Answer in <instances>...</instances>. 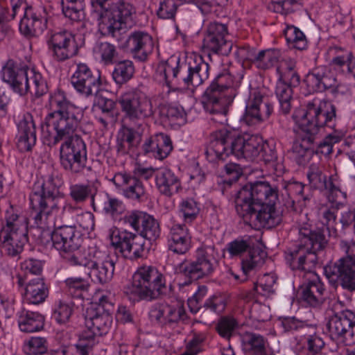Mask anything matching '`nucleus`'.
I'll return each instance as SVG.
<instances>
[{"instance_id": "obj_58", "label": "nucleus", "mask_w": 355, "mask_h": 355, "mask_svg": "<svg viewBox=\"0 0 355 355\" xmlns=\"http://www.w3.org/2000/svg\"><path fill=\"white\" fill-rule=\"evenodd\" d=\"M73 313V304L59 301L55 304L52 317L59 324H66Z\"/></svg>"}, {"instance_id": "obj_33", "label": "nucleus", "mask_w": 355, "mask_h": 355, "mask_svg": "<svg viewBox=\"0 0 355 355\" xmlns=\"http://www.w3.org/2000/svg\"><path fill=\"white\" fill-rule=\"evenodd\" d=\"M112 182L123 191V194L131 200H140L145 196V188L140 180L125 173H117Z\"/></svg>"}, {"instance_id": "obj_4", "label": "nucleus", "mask_w": 355, "mask_h": 355, "mask_svg": "<svg viewBox=\"0 0 355 355\" xmlns=\"http://www.w3.org/2000/svg\"><path fill=\"white\" fill-rule=\"evenodd\" d=\"M260 141L257 135H240L234 130L223 128L211 134L206 158L209 162L225 161L230 156L254 161Z\"/></svg>"}, {"instance_id": "obj_3", "label": "nucleus", "mask_w": 355, "mask_h": 355, "mask_svg": "<svg viewBox=\"0 0 355 355\" xmlns=\"http://www.w3.org/2000/svg\"><path fill=\"white\" fill-rule=\"evenodd\" d=\"M335 207L320 209L321 221L326 226L329 235L336 236V216ZM298 239L285 251V259L292 270L311 272L318 261V252L323 250L328 244L325 230H311L304 226L299 229Z\"/></svg>"}, {"instance_id": "obj_1", "label": "nucleus", "mask_w": 355, "mask_h": 355, "mask_svg": "<svg viewBox=\"0 0 355 355\" xmlns=\"http://www.w3.org/2000/svg\"><path fill=\"white\" fill-rule=\"evenodd\" d=\"M49 103L53 111L48 114L41 126L44 142L52 147L64 140L60 148V161L65 171L72 174L91 172L86 144L75 134L83 119V110L71 103L59 89L51 94Z\"/></svg>"}, {"instance_id": "obj_61", "label": "nucleus", "mask_w": 355, "mask_h": 355, "mask_svg": "<svg viewBox=\"0 0 355 355\" xmlns=\"http://www.w3.org/2000/svg\"><path fill=\"white\" fill-rule=\"evenodd\" d=\"M307 178L309 184L314 189H322L325 186L327 176L323 173L322 170L316 164H311L307 172Z\"/></svg>"}, {"instance_id": "obj_22", "label": "nucleus", "mask_w": 355, "mask_h": 355, "mask_svg": "<svg viewBox=\"0 0 355 355\" xmlns=\"http://www.w3.org/2000/svg\"><path fill=\"white\" fill-rule=\"evenodd\" d=\"M112 324L111 314L103 313V309L95 311L93 308H87L85 314L86 330L82 334L81 340L87 344H95V338L107 334Z\"/></svg>"}, {"instance_id": "obj_48", "label": "nucleus", "mask_w": 355, "mask_h": 355, "mask_svg": "<svg viewBox=\"0 0 355 355\" xmlns=\"http://www.w3.org/2000/svg\"><path fill=\"white\" fill-rule=\"evenodd\" d=\"M325 189L329 192V200L337 205L343 204L347 198L345 192L343 191L340 181L337 174L332 175L325 180Z\"/></svg>"}, {"instance_id": "obj_10", "label": "nucleus", "mask_w": 355, "mask_h": 355, "mask_svg": "<svg viewBox=\"0 0 355 355\" xmlns=\"http://www.w3.org/2000/svg\"><path fill=\"white\" fill-rule=\"evenodd\" d=\"M233 83V76L226 70L214 78L202 97V104L207 112L223 118L227 115L228 107L237 94Z\"/></svg>"}, {"instance_id": "obj_46", "label": "nucleus", "mask_w": 355, "mask_h": 355, "mask_svg": "<svg viewBox=\"0 0 355 355\" xmlns=\"http://www.w3.org/2000/svg\"><path fill=\"white\" fill-rule=\"evenodd\" d=\"M21 270L24 275L19 273L17 275V284L19 287H24L28 275H40L42 272L43 264L40 260L29 258L21 263Z\"/></svg>"}, {"instance_id": "obj_35", "label": "nucleus", "mask_w": 355, "mask_h": 355, "mask_svg": "<svg viewBox=\"0 0 355 355\" xmlns=\"http://www.w3.org/2000/svg\"><path fill=\"white\" fill-rule=\"evenodd\" d=\"M142 150L145 155L151 154L156 159L162 160L172 151L173 144L168 135L159 132L145 141Z\"/></svg>"}, {"instance_id": "obj_34", "label": "nucleus", "mask_w": 355, "mask_h": 355, "mask_svg": "<svg viewBox=\"0 0 355 355\" xmlns=\"http://www.w3.org/2000/svg\"><path fill=\"white\" fill-rule=\"evenodd\" d=\"M328 55L330 57L331 66L355 79V57L352 51L334 46L329 48Z\"/></svg>"}, {"instance_id": "obj_31", "label": "nucleus", "mask_w": 355, "mask_h": 355, "mask_svg": "<svg viewBox=\"0 0 355 355\" xmlns=\"http://www.w3.org/2000/svg\"><path fill=\"white\" fill-rule=\"evenodd\" d=\"M187 72L184 73L183 87L184 93L190 86L193 87L201 85L209 76V65L201 56H196L191 62H185Z\"/></svg>"}, {"instance_id": "obj_30", "label": "nucleus", "mask_w": 355, "mask_h": 355, "mask_svg": "<svg viewBox=\"0 0 355 355\" xmlns=\"http://www.w3.org/2000/svg\"><path fill=\"white\" fill-rule=\"evenodd\" d=\"M126 46L132 57L140 62H146L155 47L153 37L144 31L131 33L126 40Z\"/></svg>"}, {"instance_id": "obj_23", "label": "nucleus", "mask_w": 355, "mask_h": 355, "mask_svg": "<svg viewBox=\"0 0 355 355\" xmlns=\"http://www.w3.org/2000/svg\"><path fill=\"white\" fill-rule=\"evenodd\" d=\"M272 111L273 106L268 97L254 90L250 93L243 119L248 125L259 124L267 120Z\"/></svg>"}, {"instance_id": "obj_45", "label": "nucleus", "mask_w": 355, "mask_h": 355, "mask_svg": "<svg viewBox=\"0 0 355 355\" xmlns=\"http://www.w3.org/2000/svg\"><path fill=\"white\" fill-rule=\"evenodd\" d=\"M135 73L133 62L129 60H125L116 63L112 78L117 85H123L128 82Z\"/></svg>"}, {"instance_id": "obj_14", "label": "nucleus", "mask_w": 355, "mask_h": 355, "mask_svg": "<svg viewBox=\"0 0 355 355\" xmlns=\"http://www.w3.org/2000/svg\"><path fill=\"white\" fill-rule=\"evenodd\" d=\"M46 234L51 238L53 246L71 266H76L73 263V257L83 254L87 250V248H81L83 239L74 225L60 226L52 233Z\"/></svg>"}, {"instance_id": "obj_62", "label": "nucleus", "mask_w": 355, "mask_h": 355, "mask_svg": "<svg viewBox=\"0 0 355 355\" xmlns=\"http://www.w3.org/2000/svg\"><path fill=\"white\" fill-rule=\"evenodd\" d=\"M237 325V322L234 318L232 317H223L218 320L216 329L221 337L230 339L232 336Z\"/></svg>"}, {"instance_id": "obj_40", "label": "nucleus", "mask_w": 355, "mask_h": 355, "mask_svg": "<svg viewBox=\"0 0 355 355\" xmlns=\"http://www.w3.org/2000/svg\"><path fill=\"white\" fill-rule=\"evenodd\" d=\"M92 207L94 211H103L112 218L121 215L125 210L122 201L107 193L98 194L96 198L93 197Z\"/></svg>"}, {"instance_id": "obj_16", "label": "nucleus", "mask_w": 355, "mask_h": 355, "mask_svg": "<svg viewBox=\"0 0 355 355\" xmlns=\"http://www.w3.org/2000/svg\"><path fill=\"white\" fill-rule=\"evenodd\" d=\"M327 328L331 340L345 345L355 344V315L349 310L334 314Z\"/></svg>"}, {"instance_id": "obj_63", "label": "nucleus", "mask_w": 355, "mask_h": 355, "mask_svg": "<svg viewBox=\"0 0 355 355\" xmlns=\"http://www.w3.org/2000/svg\"><path fill=\"white\" fill-rule=\"evenodd\" d=\"M168 248L177 254L186 253L191 244V237L168 238Z\"/></svg>"}, {"instance_id": "obj_38", "label": "nucleus", "mask_w": 355, "mask_h": 355, "mask_svg": "<svg viewBox=\"0 0 355 355\" xmlns=\"http://www.w3.org/2000/svg\"><path fill=\"white\" fill-rule=\"evenodd\" d=\"M282 186L283 189L282 195L287 196L284 202L287 208L296 211L297 209L295 204L301 207H305L306 201L310 200L308 195H304V185L302 182L291 180L282 182Z\"/></svg>"}, {"instance_id": "obj_7", "label": "nucleus", "mask_w": 355, "mask_h": 355, "mask_svg": "<svg viewBox=\"0 0 355 355\" xmlns=\"http://www.w3.org/2000/svg\"><path fill=\"white\" fill-rule=\"evenodd\" d=\"M97 15L98 31L104 36L116 37L123 26L131 21L135 9L124 0H90Z\"/></svg>"}, {"instance_id": "obj_52", "label": "nucleus", "mask_w": 355, "mask_h": 355, "mask_svg": "<svg viewBox=\"0 0 355 355\" xmlns=\"http://www.w3.org/2000/svg\"><path fill=\"white\" fill-rule=\"evenodd\" d=\"M67 293L75 298H83V294L89 287L88 281L80 277H71L65 279Z\"/></svg>"}, {"instance_id": "obj_21", "label": "nucleus", "mask_w": 355, "mask_h": 355, "mask_svg": "<svg viewBox=\"0 0 355 355\" xmlns=\"http://www.w3.org/2000/svg\"><path fill=\"white\" fill-rule=\"evenodd\" d=\"M24 15L19 26L20 33L26 37H37L47 28L48 14L42 6H25Z\"/></svg>"}, {"instance_id": "obj_20", "label": "nucleus", "mask_w": 355, "mask_h": 355, "mask_svg": "<svg viewBox=\"0 0 355 355\" xmlns=\"http://www.w3.org/2000/svg\"><path fill=\"white\" fill-rule=\"evenodd\" d=\"M186 72L185 63L180 64L179 58L172 56L158 64L155 76L159 81L166 83L171 92L184 93L183 82Z\"/></svg>"}, {"instance_id": "obj_12", "label": "nucleus", "mask_w": 355, "mask_h": 355, "mask_svg": "<svg viewBox=\"0 0 355 355\" xmlns=\"http://www.w3.org/2000/svg\"><path fill=\"white\" fill-rule=\"evenodd\" d=\"M218 254L214 245H205L197 249L196 259L186 261L176 268L178 274L183 276L185 280L180 282L183 287L193 282L211 275L218 266Z\"/></svg>"}, {"instance_id": "obj_25", "label": "nucleus", "mask_w": 355, "mask_h": 355, "mask_svg": "<svg viewBox=\"0 0 355 355\" xmlns=\"http://www.w3.org/2000/svg\"><path fill=\"white\" fill-rule=\"evenodd\" d=\"M47 44L55 60L62 62L78 53V47L74 35L68 31L51 32Z\"/></svg>"}, {"instance_id": "obj_18", "label": "nucleus", "mask_w": 355, "mask_h": 355, "mask_svg": "<svg viewBox=\"0 0 355 355\" xmlns=\"http://www.w3.org/2000/svg\"><path fill=\"white\" fill-rule=\"evenodd\" d=\"M227 250L231 257H242L245 253H248L241 260V269L246 277L250 275L252 271L259 268L264 263L263 254L252 248L251 240L249 238L246 239H236L227 244Z\"/></svg>"}, {"instance_id": "obj_11", "label": "nucleus", "mask_w": 355, "mask_h": 355, "mask_svg": "<svg viewBox=\"0 0 355 355\" xmlns=\"http://www.w3.org/2000/svg\"><path fill=\"white\" fill-rule=\"evenodd\" d=\"M4 220L0 230V252L2 255L17 257L28 242V221L12 207L6 211Z\"/></svg>"}, {"instance_id": "obj_15", "label": "nucleus", "mask_w": 355, "mask_h": 355, "mask_svg": "<svg viewBox=\"0 0 355 355\" xmlns=\"http://www.w3.org/2000/svg\"><path fill=\"white\" fill-rule=\"evenodd\" d=\"M31 208L35 211L34 217L38 225H46L55 223L60 212H74L78 209L71 204L63 203L60 196H50L37 193H31L30 196Z\"/></svg>"}, {"instance_id": "obj_60", "label": "nucleus", "mask_w": 355, "mask_h": 355, "mask_svg": "<svg viewBox=\"0 0 355 355\" xmlns=\"http://www.w3.org/2000/svg\"><path fill=\"white\" fill-rule=\"evenodd\" d=\"M47 349V341L42 337H32L24 345V352L28 355L43 354Z\"/></svg>"}, {"instance_id": "obj_6", "label": "nucleus", "mask_w": 355, "mask_h": 355, "mask_svg": "<svg viewBox=\"0 0 355 355\" xmlns=\"http://www.w3.org/2000/svg\"><path fill=\"white\" fill-rule=\"evenodd\" d=\"M293 119L304 132L303 140L312 143L318 139L320 128L335 125L336 107L328 101L314 98L306 103V108L296 109Z\"/></svg>"}, {"instance_id": "obj_59", "label": "nucleus", "mask_w": 355, "mask_h": 355, "mask_svg": "<svg viewBox=\"0 0 355 355\" xmlns=\"http://www.w3.org/2000/svg\"><path fill=\"white\" fill-rule=\"evenodd\" d=\"M179 208L186 223H191L194 220L200 212L199 204L193 198L182 200Z\"/></svg>"}, {"instance_id": "obj_9", "label": "nucleus", "mask_w": 355, "mask_h": 355, "mask_svg": "<svg viewBox=\"0 0 355 355\" xmlns=\"http://www.w3.org/2000/svg\"><path fill=\"white\" fill-rule=\"evenodd\" d=\"M166 289L164 275L150 266L139 267L132 282L123 288V293L132 302L157 299Z\"/></svg>"}, {"instance_id": "obj_49", "label": "nucleus", "mask_w": 355, "mask_h": 355, "mask_svg": "<svg viewBox=\"0 0 355 355\" xmlns=\"http://www.w3.org/2000/svg\"><path fill=\"white\" fill-rule=\"evenodd\" d=\"M296 63L292 60H286L284 64L277 69L279 74L278 80L297 87L300 83V76L295 70Z\"/></svg>"}, {"instance_id": "obj_53", "label": "nucleus", "mask_w": 355, "mask_h": 355, "mask_svg": "<svg viewBox=\"0 0 355 355\" xmlns=\"http://www.w3.org/2000/svg\"><path fill=\"white\" fill-rule=\"evenodd\" d=\"M257 148V158L261 157L266 164L276 168L278 157L275 144L263 141L261 137Z\"/></svg>"}, {"instance_id": "obj_44", "label": "nucleus", "mask_w": 355, "mask_h": 355, "mask_svg": "<svg viewBox=\"0 0 355 355\" xmlns=\"http://www.w3.org/2000/svg\"><path fill=\"white\" fill-rule=\"evenodd\" d=\"M304 132L300 130L299 134L300 141H295L292 147V153L293 158L295 159L298 164H306L313 152L311 146L314 145L317 140H314L312 143H309L303 140Z\"/></svg>"}, {"instance_id": "obj_55", "label": "nucleus", "mask_w": 355, "mask_h": 355, "mask_svg": "<svg viewBox=\"0 0 355 355\" xmlns=\"http://www.w3.org/2000/svg\"><path fill=\"white\" fill-rule=\"evenodd\" d=\"M282 56L280 50L270 49L262 50L257 53V67L261 69H267L277 63Z\"/></svg>"}, {"instance_id": "obj_2", "label": "nucleus", "mask_w": 355, "mask_h": 355, "mask_svg": "<svg viewBox=\"0 0 355 355\" xmlns=\"http://www.w3.org/2000/svg\"><path fill=\"white\" fill-rule=\"evenodd\" d=\"M278 190L266 181L250 182L243 186L235 198V209L243 222L254 229L278 225L282 219L276 209Z\"/></svg>"}, {"instance_id": "obj_27", "label": "nucleus", "mask_w": 355, "mask_h": 355, "mask_svg": "<svg viewBox=\"0 0 355 355\" xmlns=\"http://www.w3.org/2000/svg\"><path fill=\"white\" fill-rule=\"evenodd\" d=\"M304 81L313 92L330 90L333 94L338 92L339 83L337 78L326 66L313 68L306 74Z\"/></svg>"}, {"instance_id": "obj_28", "label": "nucleus", "mask_w": 355, "mask_h": 355, "mask_svg": "<svg viewBox=\"0 0 355 355\" xmlns=\"http://www.w3.org/2000/svg\"><path fill=\"white\" fill-rule=\"evenodd\" d=\"M125 220L144 239L155 241L160 234L158 222L151 216L141 211H133L125 217Z\"/></svg>"}, {"instance_id": "obj_13", "label": "nucleus", "mask_w": 355, "mask_h": 355, "mask_svg": "<svg viewBox=\"0 0 355 355\" xmlns=\"http://www.w3.org/2000/svg\"><path fill=\"white\" fill-rule=\"evenodd\" d=\"M78 255L72 259L73 263L88 268V275L92 282L104 284L112 279L115 263L96 245L88 246L83 254Z\"/></svg>"}, {"instance_id": "obj_32", "label": "nucleus", "mask_w": 355, "mask_h": 355, "mask_svg": "<svg viewBox=\"0 0 355 355\" xmlns=\"http://www.w3.org/2000/svg\"><path fill=\"white\" fill-rule=\"evenodd\" d=\"M17 146L21 152L31 150L36 144V128L33 116L29 112L23 114L17 123Z\"/></svg>"}, {"instance_id": "obj_17", "label": "nucleus", "mask_w": 355, "mask_h": 355, "mask_svg": "<svg viewBox=\"0 0 355 355\" xmlns=\"http://www.w3.org/2000/svg\"><path fill=\"white\" fill-rule=\"evenodd\" d=\"M228 36L226 24L214 21L207 25L203 39V49L209 58L211 53L223 56H227L230 53L234 44L227 39Z\"/></svg>"}, {"instance_id": "obj_47", "label": "nucleus", "mask_w": 355, "mask_h": 355, "mask_svg": "<svg viewBox=\"0 0 355 355\" xmlns=\"http://www.w3.org/2000/svg\"><path fill=\"white\" fill-rule=\"evenodd\" d=\"M292 86L285 83L283 81L277 80L275 94L279 100L280 105L279 111L284 115L288 114L291 110L292 100Z\"/></svg>"}, {"instance_id": "obj_51", "label": "nucleus", "mask_w": 355, "mask_h": 355, "mask_svg": "<svg viewBox=\"0 0 355 355\" xmlns=\"http://www.w3.org/2000/svg\"><path fill=\"white\" fill-rule=\"evenodd\" d=\"M287 43L293 48L304 50L307 48L308 42L304 34L294 26H288L284 31Z\"/></svg>"}, {"instance_id": "obj_19", "label": "nucleus", "mask_w": 355, "mask_h": 355, "mask_svg": "<svg viewBox=\"0 0 355 355\" xmlns=\"http://www.w3.org/2000/svg\"><path fill=\"white\" fill-rule=\"evenodd\" d=\"M110 240L115 250L125 259L136 260L144 254L145 241L141 235L116 230L113 231Z\"/></svg>"}, {"instance_id": "obj_54", "label": "nucleus", "mask_w": 355, "mask_h": 355, "mask_svg": "<svg viewBox=\"0 0 355 355\" xmlns=\"http://www.w3.org/2000/svg\"><path fill=\"white\" fill-rule=\"evenodd\" d=\"M276 282L277 277L275 274H265L257 283L254 284V290L257 295L268 297L275 292L274 286Z\"/></svg>"}, {"instance_id": "obj_50", "label": "nucleus", "mask_w": 355, "mask_h": 355, "mask_svg": "<svg viewBox=\"0 0 355 355\" xmlns=\"http://www.w3.org/2000/svg\"><path fill=\"white\" fill-rule=\"evenodd\" d=\"M69 196L76 202H83L88 198H96V189L91 184H75L69 187Z\"/></svg>"}, {"instance_id": "obj_41", "label": "nucleus", "mask_w": 355, "mask_h": 355, "mask_svg": "<svg viewBox=\"0 0 355 355\" xmlns=\"http://www.w3.org/2000/svg\"><path fill=\"white\" fill-rule=\"evenodd\" d=\"M24 286V297L30 304L42 303L49 295V288L43 278L33 279Z\"/></svg>"}, {"instance_id": "obj_36", "label": "nucleus", "mask_w": 355, "mask_h": 355, "mask_svg": "<svg viewBox=\"0 0 355 355\" xmlns=\"http://www.w3.org/2000/svg\"><path fill=\"white\" fill-rule=\"evenodd\" d=\"M155 184L159 192L171 198L182 190V183L179 177L171 169L161 168L155 173Z\"/></svg>"}, {"instance_id": "obj_56", "label": "nucleus", "mask_w": 355, "mask_h": 355, "mask_svg": "<svg viewBox=\"0 0 355 355\" xmlns=\"http://www.w3.org/2000/svg\"><path fill=\"white\" fill-rule=\"evenodd\" d=\"M343 137V134L338 132L328 134L317 144L313 151L316 154L328 156L332 153L334 145L339 143L342 140Z\"/></svg>"}, {"instance_id": "obj_42", "label": "nucleus", "mask_w": 355, "mask_h": 355, "mask_svg": "<svg viewBox=\"0 0 355 355\" xmlns=\"http://www.w3.org/2000/svg\"><path fill=\"white\" fill-rule=\"evenodd\" d=\"M18 324L21 331L33 333L43 329L44 318L38 312L23 309L19 314Z\"/></svg>"}, {"instance_id": "obj_37", "label": "nucleus", "mask_w": 355, "mask_h": 355, "mask_svg": "<svg viewBox=\"0 0 355 355\" xmlns=\"http://www.w3.org/2000/svg\"><path fill=\"white\" fill-rule=\"evenodd\" d=\"M300 290L301 298L307 305L318 308L323 304L324 286L315 274H312V279L304 283Z\"/></svg>"}, {"instance_id": "obj_8", "label": "nucleus", "mask_w": 355, "mask_h": 355, "mask_svg": "<svg viewBox=\"0 0 355 355\" xmlns=\"http://www.w3.org/2000/svg\"><path fill=\"white\" fill-rule=\"evenodd\" d=\"M2 79L21 96L30 92L35 97H40L47 92L42 75L20 61L8 60L2 69Z\"/></svg>"}, {"instance_id": "obj_39", "label": "nucleus", "mask_w": 355, "mask_h": 355, "mask_svg": "<svg viewBox=\"0 0 355 355\" xmlns=\"http://www.w3.org/2000/svg\"><path fill=\"white\" fill-rule=\"evenodd\" d=\"M63 182L58 171L49 167L46 174L42 175V181H37L33 187L32 193L49 195L50 196H59V188Z\"/></svg>"}, {"instance_id": "obj_29", "label": "nucleus", "mask_w": 355, "mask_h": 355, "mask_svg": "<svg viewBox=\"0 0 355 355\" xmlns=\"http://www.w3.org/2000/svg\"><path fill=\"white\" fill-rule=\"evenodd\" d=\"M149 317L152 322L162 327L172 326L179 321L187 319L185 309L182 305H170L166 303L156 304L149 311Z\"/></svg>"}, {"instance_id": "obj_24", "label": "nucleus", "mask_w": 355, "mask_h": 355, "mask_svg": "<svg viewBox=\"0 0 355 355\" xmlns=\"http://www.w3.org/2000/svg\"><path fill=\"white\" fill-rule=\"evenodd\" d=\"M324 273L329 281L339 280L344 288L355 290V255H347L325 266Z\"/></svg>"}, {"instance_id": "obj_26", "label": "nucleus", "mask_w": 355, "mask_h": 355, "mask_svg": "<svg viewBox=\"0 0 355 355\" xmlns=\"http://www.w3.org/2000/svg\"><path fill=\"white\" fill-rule=\"evenodd\" d=\"M71 81L74 88L86 96L97 94L101 85L100 72L92 71L84 63L77 64Z\"/></svg>"}, {"instance_id": "obj_5", "label": "nucleus", "mask_w": 355, "mask_h": 355, "mask_svg": "<svg viewBox=\"0 0 355 355\" xmlns=\"http://www.w3.org/2000/svg\"><path fill=\"white\" fill-rule=\"evenodd\" d=\"M118 103L123 121L129 123V126L123 127L121 139L135 148L141 141L146 121L154 115L152 100L144 92L131 89L121 94Z\"/></svg>"}, {"instance_id": "obj_43", "label": "nucleus", "mask_w": 355, "mask_h": 355, "mask_svg": "<svg viewBox=\"0 0 355 355\" xmlns=\"http://www.w3.org/2000/svg\"><path fill=\"white\" fill-rule=\"evenodd\" d=\"M243 349L249 355H268L264 338L254 333L244 332L241 335Z\"/></svg>"}, {"instance_id": "obj_57", "label": "nucleus", "mask_w": 355, "mask_h": 355, "mask_svg": "<svg viewBox=\"0 0 355 355\" xmlns=\"http://www.w3.org/2000/svg\"><path fill=\"white\" fill-rule=\"evenodd\" d=\"M94 51L105 64H112L118 55L114 45L109 42L97 43L94 48Z\"/></svg>"}, {"instance_id": "obj_64", "label": "nucleus", "mask_w": 355, "mask_h": 355, "mask_svg": "<svg viewBox=\"0 0 355 355\" xmlns=\"http://www.w3.org/2000/svg\"><path fill=\"white\" fill-rule=\"evenodd\" d=\"M64 15L71 21H80L84 15L85 4H62Z\"/></svg>"}]
</instances>
